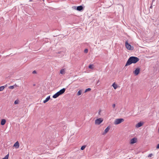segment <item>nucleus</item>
I'll list each match as a JSON object with an SVG mask.
<instances>
[{
	"mask_svg": "<svg viewBox=\"0 0 159 159\" xmlns=\"http://www.w3.org/2000/svg\"><path fill=\"white\" fill-rule=\"evenodd\" d=\"M139 60V59L137 57H130L127 61L125 66L129 65L132 63H135L138 62Z\"/></svg>",
	"mask_w": 159,
	"mask_h": 159,
	"instance_id": "obj_1",
	"label": "nucleus"
},
{
	"mask_svg": "<svg viewBox=\"0 0 159 159\" xmlns=\"http://www.w3.org/2000/svg\"><path fill=\"white\" fill-rule=\"evenodd\" d=\"M66 90V89L63 88L60 90L57 93L55 94H54L52 97L54 98H56L58 97L59 95L63 94Z\"/></svg>",
	"mask_w": 159,
	"mask_h": 159,
	"instance_id": "obj_2",
	"label": "nucleus"
},
{
	"mask_svg": "<svg viewBox=\"0 0 159 159\" xmlns=\"http://www.w3.org/2000/svg\"><path fill=\"white\" fill-rule=\"evenodd\" d=\"M124 121V120L123 118L116 119L115 120L114 124L115 125H118L123 122Z\"/></svg>",
	"mask_w": 159,
	"mask_h": 159,
	"instance_id": "obj_3",
	"label": "nucleus"
},
{
	"mask_svg": "<svg viewBox=\"0 0 159 159\" xmlns=\"http://www.w3.org/2000/svg\"><path fill=\"white\" fill-rule=\"evenodd\" d=\"M125 46L126 48L129 50H132L134 49V47L129 44L126 41L125 42Z\"/></svg>",
	"mask_w": 159,
	"mask_h": 159,
	"instance_id": "obj_4",
	"label": "nucleus"
},
{
	"mask_svg": "<svg viewBox=\"0 0 159 159\" xmlns=\"http://www.w3.org/2000/svg\"><path fill=\"white\" fill-rule=\"evenodd\" d=\"M103 119L102 118L97 119L95 121V124L96 125H99L103 122Z\"/></svg>",
	"mask_w": 159,
	"mask_h": 159,
	"instance_id": "obj_5",
	"label": "nucleus"
},
{
	"mask_svg": "<svg viewBox=\"0 0 159 159\" xmlns=\"http://www.w3.org/2000/svg\"><path fill=\"white\" fill-rule=\"evenodd\" d=\"M140 71V69L139 68H136L134 71L133 73L135 75H138Z\"/></svg>",
	"mask_w": 159,
	"mask_h": 159,
	"instance_id": "obj_6",
	"label": "nucleus"
},
{
	"mask_svg": "<svg viewBox=\"0 0 159 159\" xmlns=\"http://www.w3.org/2000/svg\"><path fill=\"white\" fill-rule=\"evenodd\" d=\"M143 124V122H140L136 124L135 127L136 128H138L142 126Z\"/></svg>",
	"mask_w": 159,
	"mask_h": 159,
	"instance_id": "obj_7",
	"label": "nucleus"
},
{
	"mask_svg": "<svg viewBox=\"0 0 159 159\" xmlns=\"http://www.w3.org/2000/svg\"><path fill=\"white\" fill-rule=\"evenodd\" d=\"M110 128V127L109 126H107V127L105 129L104 132L102 133V134L104 135L106 134V133L108 132Z\"/></svg>",
	"mask_w": 159,
	"mask_h": 159,
	"instance_id": "obj_8",
	"label": "nucleus"
},
{
	"mask_svg": "<svg viewBox=\"0 0 159 159\" xmlns=\"http://www.w3.org/2000/svg\"><path fill=\"white\" fill-rule=\"evenodd\" d=\"M137 141V139L135 138H134L133 139H132L130 140V143L131 144H133L136 143Z\"/></svg>",
	"mask_w": 159,
	"mask_h": 159,
	"instance_id": "obj_9",
	"label": "nucleus"
},
{
	"mask_svg": "<svg viewBox=\"0 0 159 159\" xmlns=\"http://www.w3.org/2000/svg\"><path fill=\"white\" fill-rule=\"evenodd\" d=\"M20 146L19 142L17 141L14 145L13 147H15L16 148H18Z\"/></svg>",
	"mask_w": 159,
	"mask_h": 159,
	"instance_id": "obj_10",
	"label": "nucleus"
},
{
	"mask_svg": "<svg viewBox=\"0 0 159 159\" xmlns=\"http://www.w3.org/2000/svg\"><path fill=\"white\" fill-rule=\"evenodd\" d=\"M6 120L5 119H2L1 121V124L2 125H4L6 123Z\"/></svg>",
	"mask_w": 159,
	"mask_h": 159,
	"instance_id": "obj_11",
	"label": "nucleus"
},
{
	"mask_svg": "<svg viewBox=\"0 0 159 159\" xmlns=\"http://www.w3.org/2000/svg\"><path fill=\"white\" fill-rule=\"evenodd\" d=\"M83 9V7L81 6H78L77 7V10L78 11H80L82 10Z\"/></svg>",
	"mask_w": 159,
	"mask_h": 159,
	"instance_id": "obj_12",
	"label": "nucleus"
},
{
	"mask_svg": "<svg viewBox=\"0 0 159 159\" xmlns=\"http://www.w3.org/2000/svg\"><path fill=\"white\" fill-rule=\"evenodd\" d=\"M112 86L115 89H116L118 87V85H117V84H116L115 83H114L112 84Z\"/></svg>",
	"mask_w": 159,
	"mask_h": 159,
	"instance_id": "obj_13",
	"label": "nucleus"
},
{
	"mask_svg": "<svg viewBox=\"0 0 159 159\" xmlns=\"http://www.w3.org/2000/svg\"><path fill=\"white\" fill-rule=\"evenodd\" d=\"M60 73L62 74H64L65 73V71L64 69H62L61 70Z\"/></svg>",
	"mask_w": 159,
	"mask_h": 159,
	"instance_id": "obj_14",
	"label": "nucleus"
},
{
	"mask_svg": "<svg viewBox=\"0 0 159 159\" xmlns=\"http://www.w3.org/2000/svg\"><path fill=\"white\" fill-rule=\"evenodd\" d=\"M82 91L81 90H80L77 93V96H79L81 94Z\"/></svg>",
	"mask_w": 159,
	"mask_h": 159,
	"instance_id": "obj_15",
	"label": "nucleus"
},
{
	"mask_svg": "<svg viewBox=\"0 0 159 159\" xmlns=\"http://www.w3.org/2000/svg\"><path fill=\"white\" fill-rule=\"evenodd\" d=\"M89 68L93 69V65L92 64L90 65H89Z\"/></svg>",
	"mask_w": 159,
	"mask_h": 159,
	"instance_id": "obj_16",
	"label": "nucleus"
},
{
	"mask_svg": "<svg viewBox=\"0 0 159 159\" xmlns=\"http://www.w3.org/2000/svg\"><path fill=\"white\" fill-rule=\"evenodd\" d=\"M5 87L4 86H2L0 87V91H2L4 89Z\"/></svg>",
	"mask_w": 159,
	"mask_h": 159,
	"instance_id": "obj_17",
	"label": "nucleus"
},
{
	"mask_svg": "<svg viewBox=\"0 0 159 159\" xmlns=\"http://www.w3.org/2000/svg\"><path fill=\"white\" fill-rule=\"evenodd\" d=\"M20 102L19 100H16V101L14 102L15 104H18Z\"/></svg>",
	"mask_w": 159,
	"mask_h": 159,
	"instance_id": "obj_18",
	"label": "nucleus"
},
{
	"mask_svg": "<svg viewBox=\"0 0 159 159\" xmlns=\"http://www.w3.org/2000/svg\"><path fill=\"white\" fill-rule=\"evenodd\" d=\"M9 157V154L3 158L2 159H8Z\"/></svg>",
	"mask_w": 159,
	"mask_h": 159,
	"instance_id": "obj_19",
	"label": "nucleus"
},
{
	"mask_svg": "<svg viewBox=\"0 0 159 159\" xmlns=\"http://www.w3.org/2000/svg\"><path fill=\"white\" fill-rule=\"evenodd\" d=\"M91 90V89H90V88H88V89H86L85 90V91H84V92H85V93H86V92H88V91H90V90Z\"/></svg>",
	"mask_w": 159,
	"mask_h": 159,
	"instance_id": "obj_20",
	"label": "nucleus"
},
{
	"mask_svg": "<svg viewBox=\"0 0 159 159\" xmlns=\"http://www.w3.org/2000/svg\"><path fill=\"white\" fill-rule=\"evenodd\" d=\"M86 147V146L85 145L82 146L81 148V150H84L85 148Z\"/></svg>",
	"mask_w": 159,
	"mask_h": 159,
	"instance_id": "obj_21",
	"label": "nucleus"
},
{
	"mask_svg": "<svg viewBox=\"0 0 159 159\" xmlns=\"http://www.w3.org/2000/svg\"><path fill=\"white\" fill-rule=\"evenodd\" d=\"M9 88L11 89H14V87L13 86H11L9 87Z\"/></svg>",
	"mask_w": 159,
	"mask_h": 159,
	"instance_id": "obj_22",
	"label": "nucleus"
},
{
	"mask_svg": "<svg viewBox=\"0 0 159 159\" xmlns=\"http://www.w3.org/2000/svg\"><path fill=\"white\" fill-rule=\"evenodd\" d=\"M88 52V49H86L84 50V52L85 53H87Z\"/></svg>",
	"mask_w": 159,
	"mask_h": 159,
	"instance_id": "obj_23",
	"label": "nucleus"
},
{
	"mask_svg": "<svg viewBox=\"0 0 159 159\" xmlns=\"http://www.w3.org/2000/svg\"><path fill=\"white\" fill-rule=\"evenodd\" d=\"M50 99V96L48 97L45 99Z\"/></svg>",
	"mask_w": 159,
	"mask_h": 159,
	"instance_id": "obj_24",
	"label": "nucleus"
},
{
	"mask_svg": "<svg viewBox=\"0 0 159 159\" xmlns=\"http://www.w3.org/2000/svg\"><path fill=\"white\" fill-rule=\"evenodd\" d=\"M49 100H44L43 101V103H45L47 102Z\"/></svg>",
	"mask_w": 159,
	"mask_h": 159,
	"instance_id": "obj_25",
	"label": "nucleus"
},
{
	"mask_svg": "<svg viewBox=\"0 0 159 159\" xmlns=\"http://www.w3.org/2000/svg\"><path fill=\"white\" fill-rule=\"evenodd\" d=\"M152 154H149L148 155V157H152Z\"/></svg>",
	"mask_w": 159,
	"mask_h": 159,
	"instance_id": "obj_26",
	"label": "nucleus"
},
{
	"mask_svg": "<svg viewBox=\"0 0 159 159\" xmlns=\"http://www.w3.org/2000/svg\"><path fill=\"white\" fill-rule=\"evenodd\" d=\"M99 80H98L97 81V84H98V85H99L100 84H99Z\"/></svg>",
	"mask_w": 159,
	"mask_h": 159,
	"instance_id": "obj_27",
	"label": "nucleus"
},
{
	"mask_svg": "<svg viewBox=\"0 0 159 159\" xmlns=\"http://www.w3.org/2000/svg\"><path fill=\"white\" fill-rule=\"evenodd\" d=\"M33 74H36V71L35 70H34L33 71Z\"/></svg>",
	"mask_w": 159,
	"mask_h": 159,
	"instance_id": "obj_28",
	"label": "nucleus"
},
{
	"mask_svg": "<svg viewBox=\"0 0 159 159\" xmlns=\"http://www.w3.org/2000/svg\"><path fill=\"white\" fill-rule=\"evenodd\" d=\"M157 149L159 148V144H157Z\"/></svg>",
	"mask_w": 159,
	"mask_h": 159,
	"instance_id": "obj_29",
	"label": "nucleus"
},
{
	"mask_svg": "<svg viewBox=\"0 0 159 159\" xmlns=\"http://www.w3.org/2000/svg\"><path fill=\"white\" fill-rule=\"evenodd\" d=\"M112 107L113 108H114L115 107V104H113L112 105Z\"/></svg>",
	"mask_w": 159,
	"mask_h": 159,
	"instance_id": "obj_30",
	"label": "nucleus"
},
{
	"mask_svg": "<svg viewBox=\"0 0 159 159\" xmlns=\"http://www.w3.org/2000/svg\"><path fill=\"white\" fill-rule=\"evenodd\" d=\"M32 0H29V2H32Z\"/></svg>",
	"mask_w": 159,
	"mask_h": 159,
	"instance_id": "obj_31",
	"label": "nucleus"
},
{
	"mask_svg": "<svg viewBox=\"0 0 159 159\" xmlns=\"http://www.w3.org/2000/svg\"><path fill=\"white\" fill-rule=\"evenodd\" d=\"M158 132L159 133V129H158Z\"/></svg>",
	"mask_w": 159,
	"mask_h": 159,
	"instance_id": "obj_32",
	"label": "nucleus"
},
{
	"mask_svg": "<svg viewBox=\"0 0 159 159\" xmlns=\"http://www.w3.org/2000/svg\"><path fill=\"white\" fill-rule=\"evenodd\" d=\"M152 6H151V7H150V8H152Z\"/></svg>",
	"mask_w": 159,
	"mask_h": 159,
	"instance_id": "obj_33",
	"label": "nucleus"
}]
</instances>
